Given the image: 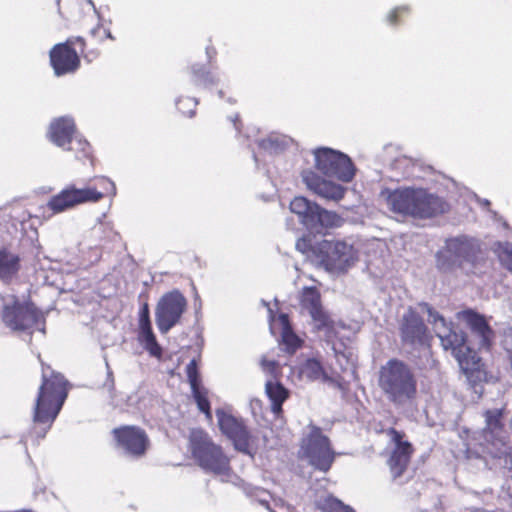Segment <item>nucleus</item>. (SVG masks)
<instances>
[{
    "label": "nucleus",
    "instance_id": "f257e3e1",
    "mask_svg": "<svg viewBox=\"0 0 512 512\" xmlns=\"http://www.w3.org/2000/svg\"><path fill=\"white\" fill-rule=\"evenodd\" d=\"M378 386L385 398L397 407L411 404L417 396V378L414 371L398 359H390L380 367Z\"/></svg>",
    "mask_w": 512,
    "mask_h": 512
},
{
    "label": "nucleus",
    "instance_id": "f03ea898",
    "mask_svg": "<svg viewBox=\"0 0 512 512\" xmlns=\"http://www.w3.org/2000/svg\"><path fill=\"white\" fill-rule=\"evenodd\" d=\"M386 193L389 209L402 216L426 219L442 214L448 209L443 199L423 189H397Z\"/></svg>",
    "mask_w": 512,
    "mask_h": 512
},
{
    "label": "nucleus",
    "instance_id": "7ed1b4c3",
    "mask_svg": "<svg viewBox=\"0 0 512 512\" xmlns=\"http://www.w3.org/2000/svg\"><path fill=\"white\" fill-rule=\"evenodd\" d=\"M68 395V381L60 373L47 372L42 367V383L33 407V421L48 424L49 429L59 414Z\"/></svg>",
    "mask_w": 512,
    "mask_h": 512
},
{
    "label": "nucleus",
    "instance_id": "20e7f679",
    "mask_svg": "<svg viewBox=\"0 0 512 512\" xmlns=\"http://www.w3.org/2000/svg\"><path fill=\"white\" fill-rule=\"evenodd\" d=\"M190 443L195 460L206 473L221 477L223 481L228 480L232 471L230 460L220 446L213 443L202 430H192Z\"/></svg>",
    "mask_w": 512,
    "mask_h": 512
},
{
    "label": "nucleus",
    "instance_id": "39448f33",
    "mask_svg": "<svg viewBox=\"0 0 512 512\" xmlns=\"http://www.w3.org/2000/svg\"><path fill=\"white\" fill-rule=\"evenodd\" d=\"M359 258V248L351 240H324L318 247L320 265L334 275L347 273Z\"/></svg>",
    "mask_w": 512,
    "mask_h": 512
},
{
    "label": "nucleus",
    "instance_id": "423d86ee",
    "mask_svg": "<svg viewBox=\"0 0 512 512\" xmlns=\"http://www.w3.org/2000/svg\"><path fill=\"white\" fill-rule=\"evenodd\" d=\"M479 254L480 244L476 239L464 235L449 238L436 253V266L442 272H451L465 264L473 265Z\"/></svg>",
    "mask_w": 512,
    "mask_h": 512
},
{
    "label": "nucleus",
    "instance_id": "0eeeda50",
    "mask_svg": "<svg viewBox=\"0 0 512 512\" xmlns=\"http://www.w3.org/2000/svg\"><path fill=\"white\" fill-rule=\"evenodd\" d=\"M301 306L309 313L313 329L318 333L319 339L331 343L342 326L331 320L323 310L319 291L313 287L304 288L301 295Z\"/></svg>",
    "mask_w": 512,
    "mask_h": 512
},
{
    "label": "nucleus",
    "instance_id": "6e6552de",
    "mask_svg": "<svg viewBox=\"0 0 512 512\" xmlns=\"http://www.w3.org/2000/svg\"><path fill=\"white\" fill-rule=\"evenodd\" d=\"M47 135L53 144L74 151L79 159L81 158L80 153L83 157L90 155V145L76 133L75 123L71 117L62 116L54 119L49 125Z\"/></svg>",
    "mask_w": 512,
    "mask_h": 512
},
{
    "label": "nucleus",
    "instance_id": "1a4fd4ad",
    "mask_svg": "<svg viewBox=\"0 0 512 512\" xmlns=\"http://www.w3.org/2000/svg\"><path fill=\"white\" fill-rule=\"evenodd\" d=\"M300 453L315 469L327 472L335 459L329 438L317 427H313L310 433L303 438Z\"/></svg>",
    "mask_w": 512,
    "mask_h": 512
},
{
    "label": "nucleus",
    "instance_id": "9d476101",
    "mask_svg": "<svg viewBox=\"0 0 512 512\" xmlns=\"http://www.w3.org/2000/svg\"><path fill=\"white\" fill-rule=\"evenodd\" d=\"M41 318L33 304L20 302L14 296L3 298L2 320L9 329L17 332L30 330Z\"/></svg>",
    "mask_w": 512,
    "mask_h": 512
},
{
    "label": "nucleus",
    "instance_id": "9b49d317",
    "mask_svg": "<svg viewBox=\"0 0 512 512\" xmlns=\"http://www.w3.org/2000/svg\"><path fill=\"white\" fill-rule=\"evenodd\" d=\"M187 309V300L178 290L165 293L158 301L155 309V322L162 334L168 333L180 323Z\"/></svg>",
    "mask_w": 512,
    "mask_h": 512
},
{
    "label": "nucleus",
    "instance_id": "f8f14e48",
    "mask_svg": "<svg viewBox=\"0 0 512 512\" xmlns=\"http://www.w3.org/2000/svg\"><path fill=\"white\" fill-rule=\"evenodd\" d=\"M316 168L326 176L350 182L355 175L351 159L339 151L319 148L314 152Z\"/></svg>",
    "mask_w": 512,
    "mask_h": 512
},
{
    "label": "nucleus",
    "instance_id": "ddd939ff",
    "mask_svg": "<svg viewBox=\"0 0 512 512\" xmlns=\"http://www.w3.org/2000/svg\"><path fill=\"white\" fill-rule=\"evenodd\" d=\"M103 197L104 193L99 192L94 187L77 188L75 185L70 184L49 199L47 208L53 214H59L81 204L98 202Z\"/></svg>",
    "mask_w": 512,
    "mask_h": 512
},
{
    "label": "nucleus",
    "instance_id": "4468645a",
    "mask_svg": "<svg viewBox=\"0 0 512 512\" xmlns=\"http://www.w3.org/2000/svg\"><path fill=\"white\" fill-rule=\"evenodd\" d=\"M216 417L220 430L234 444L236 450L252 455L253 438L242 420L226 413L223 410L216 411Z\"/></svg>",
    "mask_w": 512,
    "mask_h": 512
},
{
    "label": "nucleus",
    "instance_id": "2eb2a0df",
    "mask_svg": "<svg viewBox=\"0 0 512 512\" xmlns=\"http://www.w3.org/2000/svg\"><path fill=\"white\" fill-rule=\"evenodd\" d=\"M75 43L84 46L81 37L69 38L65 43L56 44L50 51V62L57 76L75 72L80 59L78 53L72 48Z\"/></svg>",
    "mask_w": 512,
    "mask_h": 512
},
{
    "label": "nucleus",
    "instance_id": "dca6fc26",
    "mask_svg": "<svg viewBox=\"0 0 512 512\" xmlns=\"http://www.w3.org/2000/svg\"><path fill=\"white\" fill-rule=\"evenodd\" d=\"M428 313V321L433 325L436 335L441 341V345L445 350L451 349L453 356L457 354L465 346V337L463 333L457 332L448 323L443 316L434 311L425 304Z\"/></svg>",
    "mask_w": 512,
    "mask_h": 512
},
{
    "label": "nucleus",
    "instance_id": "f3484780",
    "mask_svg": "<svg viewBox=\"0 0 512 512\" xmlns=\"http://www.w3.org/2000/svg\"><path fill=\"white\" fill-rule=\"evenodd\" d=\"M117 446L125 454L141 457L149 447V439L144 430L135 426H124L113 430Z\"/></svg>",
    "mask_w": 512,
    "mask_h": 512
},
{
    "label": "nucleus",
    "instance_id": "a211bd4d",
    "mask_svg": "<svg viewBox=\"0 0 512 512\" xmlns=\"http://www.w3.org/2000/svg\"><path fill=\"white\" fill-rule=\"evenodd\" d=\"M399 330L402 341L407 345H423L426 341V326L421 317L411 308L402 315Z\"/></svg>",
    "mask_w": 512,
    "mask_h": 512
},
{
    "label": "nucleus",
    "instance_id": "6ab92c4d",
    "mask_svg": "<svg viewBox=\"0 0 512 512\" xmlns=\"http://www.w3.org/2000/svg\"><path fill=\"white\" fill-rule=\"evenodd\" d=\"M389 434L395 442V448L388 460V466L393 480H399L407 469L412 454V446L409 442L402 441L401 434L391 429Z\"/></svg>",
    "mask_w": 512,
    "mask_h": 512
},
{
    "label": "nucleus",
    "instance_id": "aec40b11",
    "mask_svg": "<svg viewBox=\"0 0 512 512\" xmlns=\"http://www.w3.org/2000/svg\"><path fill=\"white\" fill-rule=\"evenodd\" d=\"M302 178L308 189L326 200L339 201L346 191L343 186L325 180L312 171H304Z\"/></svg>",
    "mask_w": 512,
    "mask_h": 512
},
{
    "label": "nucleus",
    "instance_id": "412c9836",
    "mask_svg": "<svg viewBox=\"0 0 512 512\" xmlns=\"http://www.w3.org/2000/svg\"><path fill=\"white\" fill-rule=\"evenodd\" d=\"M457 318L466 323L472 333L478 338L480 348L488 349L490 347L493 332L482 315L472 310H465L458 312Z\"/></svg>",
    "mask_w": 512,
    "mask_h": 512
},
{
    "label": "nucleus",
    "instance_id": "4be33fe9",
    "mask_svg": "<svg viewBox=\"0 0 512 512\" xmlns=\"http://www.w3.org/2000/svg\"><path fill=\"white\" fill-rule=\"evenodd\" d=\"M140 343L149 351L152 356H160L161 348L156 341L150 322L149 306L145 303L139 313V335Z\"/></svg>",
    "mask_w": 512,
    "mask_h": 512
},
{
    "label": "nucleus",
    "instance_id": "5701e85b",
    "mask_svg": "<svg viewBox=\"0 0 512 512\" xmlns=\"http://www.w3.org/2000/svg\"><path fill=\"white\" fill-rule=\"evenodd\" d=\"M300 376L309 381H322L334 383L335 380L328 375L322 366V363L316 358L307 359L300 367Z\"/></svg>",
    "mask_w": 512,
    "mask_h": 512
},
{
    "label": "nucleus",
    "instance_id": "b1692460",
    "mask_svg": "<svg viewBox=\"0 0 512 512\" xmlns=\"http://www.w3.org/2000/svg\"><path fill=\"white\" fill-rule=\"evenodd\" d=\"M265 391L271 401L272 411L279 414L282 411V404L288 397V390L279 382L268 380L265 384Z\"/></svg>",
    "mask_w": 512,
    "mask_h": 512
},
{
    "label": "nucleus",
    "instance_id": "393cba45",
    "mask_svg": "<svg viewBox=\"0 0 512 512\" xmlns=\"http://www.w3.org/2000/svg\"><path fill=\"white\" fill-rule=\"evenodd\" d=\"M454 357L465 373H472L481 369V358L476 351L472 350L466 344Z\"/></svg>",
    "mask_w": 512,
    "mask_h": 512
},
{
    "label": "nucleus",
    "instance_id": "a878e982",
    "mask_svg": "<svg viewBox=\"0 0 512 512\" xmlns=\"http://www.w3.org/2000/svg\"><path fill=\"white\" fill-rule=\"evenodd\" d=\"M19 270V257L7 251H0V279L10 281Z\"/></svg>",
    "mask_w": 512,
    "mask_h": 512
},
{
    "label": "nucleus",
    "instance_id": "bb28decb",
    "mask_svg": "<svg viewBox=\"0 0 512 512\" xmlns=\"http://www.w3.org/2000/svg\"><path fill=\"white\" fill-rule=\"evenodd\" d=\"M309 221L310 223L314 222L312 232H319L323 227L337 226L340 222V217L335 212L322 209L319 206L316 216L310 218Z\"/></svg>",
    "mask_w": 512,
    "mask_h": 512
},
{
    "label": "nucleus",
    "instance_id": "cd10ccee",
    "mask_svg": "<svg viewBox=\"0 0 512 512\" xmlns=\"http://www.w3.org/2000/svg\"><path fill=\"white\" fill-rule=\"evenodd\" d=\"M279 322L282 326V342L289 352H294L299 347L300 340L291 330L288 316L286 314H280Z\"/></svg>",
    "mask_w": 512,
    "mask_h": 512
},
{
    "label": "nucleus",
    "instance_id": "c85d7f7f",
    "mask_svg": "<svg viewBox=\"0 0 512 512\" xmlns=\"http://www.w3.org/2000/svg\"><path fill=\"white\" fill-rule=\"evenodd\" d=\"M191 69L196 85L210 88L218 83V78L210 72L205 71L203 66L193 65Z\"/></svg>",
    "mask_w": 512,
    "mask_h": 512
},
{
    "label": "nucleus",
    "instance_id": "c756f323",
    "mask_svg": "<svg viewBox=\"0 0 512 512\" xmlns=\"http://www.w3.org/2000/svg\"><path fill=\"white\" fill-rule=\"evenodd\" d=\"M347 505L333 496H326L317 501V507L322 512H343Z\"/></svg>",
    "mask_w": 512,
    "mask_h": 512
},
{
    "label": "nucleus",
    "instance_id": "7c9ffc66",
    "mask_svg": "<svg viewBox=\"0 0 512 512\" xmlns=\"http://www.w3.org/2000/svg\"><path fill=\"white\" fill-rule=\"evenodd\" d=\"M191 390L199 410L205 413L207 417H211L210 404L207 398V390L201 385H197L194 388H191Z\"/></svg>",
    "mask_w": 512,
    "mask_h": 512
},
{
    "label": "nucleus",
    "instance_id": "2f4dec72",
    "mask_svg": "<svg viewBox=\"0 0 512 512\" xmlns=\"http://www.w3.org/2000/svg\"><path fill=\"white\" fill-rule=\"evenodd\" d=\"M319 205L316 203L310 202L308 207H305L301 214L298 215L299 221L310 231L313 230L314 222L310 223V218L316 216Z\"/></svg>",
    "mask_w": 512,
    "mask_h": 512
},
{
    "label": "nucleus",
    "instance_id": "473e14b6",
    "mask_svg": "<svg viewBox=\"0 0 512 512\" xmlns=\"http://www.w3.org/2000/svg\"><path fill=\"white\" fill-rule=\"evenodd\" d=\"M258 144L260 148L269 151L270 153H276L283 149L285 141L279 140V138L274 136H269L266 139L260 140Z\"/></svg>",
    "mask_w": 512,
    "mask_h": 512
},
{
    "label": "nucleus",
    "instance_id": "72a5a7b5",
    "mask_svg": "<svg viewBox=\"0 0 512 512\" xmlns=\"http://www.w3.org/2000/svg\"><path fill=\"white\" fill-rule=\"evenodd\" d=\"M498 257L501 263L510 271H512V243L500 244L498 249Z\"/></svg>",
    "mask_w": 512,
    "mask_h": 512
},
{
    "label": "nucleus",
    "instance_id": "f704fd0d",
    "mask_svg": "<svg viewBox=\"0 0 512 512\" xmlns=\"http://www.w3.org/2000/svg\"><path fill=\"white\" fill-rule=\"evenodd\" d=\"M197 104V99L190 97L179 99L176 102L178 110L188 117H192L194 115V110Z\"/></svg>",
    "mask_w": 512,
    "mask_h": 512
},
{
    "label": "nucleus",
    "instance_id": "c9c22d12",
    "mask_svg": "<svg viewBox=\"0 0 512 512\" xmlns=\"http://www.w3.org/2000/svg\"><path fill=\"white\" fill-rule=\"evenodd\" d=\"M332 350L336 357L337 363L339 364L342 371H346L350 368H353L351 353H349V355H348L346 353L338 352L335 344H332Z\"/></svg>",
    "mask_w": 512,
    "mask_h": 512
},
{
    "label": "nucleus",
    "instance_id": "e433bc0d",
    "mask_svg": "<svg viewBox=\"0 0 512 512\" xmlns=\"http://www.w3.org/2000/svg\"><path fill=\"white\" fill-rule=\"evenodd\" d=\"M187 378L191 388L200 385L196 361L193 359L186 367Z\"/></svg>",
    "mask_w": 512,
    "mask_h": 512
},
{
    "label": "nucleus",
    "instance_id": "4c0bfd02",
    "mask_svg": "<svg viewBox=\"0 0 512 512\" xmlns=\"http://www.w3.org/2000/svg\"><path fill=\"white\" fill-rule=\"evenodd\" d=\"M309 200H307L304 197H295L291 203H290V210L292 213L296 214L297 216L301 214L302 210L305 207H308Z\"/></svg>",
    "mask_w": 512,
    "mask_h": 512
},
{
    "label": "nucleus",
    "instance_id": "58836bf2",
    "mask_svg": "<svg viewBox=\"0 0 512 512\" xmlns=\"http://www.w3.org/2000/svg\"><path fill=\"white\" fill-rule=\"evenodd\" d=\"M261 366L264 371L273 374L277 367V363L274 360H267L266 358H262Z\"/></svg>",
    "mask_w": 512,
    "mask_h": 512
},
{
    "label": "nucleus",
    "instance_id": "ea45409f",
    "mask_svg": "<svg viewBox=\"0 0 512 512\" xmlns=\"http://www.w3.org/2000/svg\"><path fill=\"white\" fill-rule=\"evenodd\" d=\"M407 8L406 7H398V8H395L393 11H391L388 16H387V20L390 24L394 25L397 23V17L400 13L406 11Z\"/></svg>",
    "mask_w": 512,
    "mask_h": 512
},
{
    "label": "nucleus",
    "instance_id": "a19ab883",
    "mask_svg": "<svg viewBox=\"0 0 512 512\" xmlns=\"http://www.w3.org/2000/svg\"><path fill=\"white\" fill-rule=\"evenodd\" d=\"M307 247H308V243H307V241L305 239H299L296 242V248H297V250H299L301 252H305Z\"/></svg>",
    "mask_w": 512,
    "mask_h": 512
},
{
    "label": "nucleus",
    "instance_id": "79ce46f5",
    "mask_svg": "<svg viewBox=\"0 0 512 512\" xmlns=\"http://www.w3.org/2000/svg\"><path fill=\"white\" fill-rule=\"evenodd\" d=\"M101 182L107 184L109 187H110V190H111V195L112 196H115L116 194V187H115V184L114 182L110 181V180H107L105 178H101Z\"/></svg>",
    "mask_w": 512,
    "mask_h": 512
},
{
    "label": "nucleus",
    "instance_id": "37998d69",
    "mask_svg": "<svg viewBox=\"0 0 512 512\" xmlns=\"http://www.w3.org/2000/svg\"><path fill=\"white\" fill-rule=\"evenodd\" d=\"M111 376H112V372L108 371L109 379H108V382L105 383V387H107L110 392L114 389V380L111 378Z\"/></svg>",
    "mask_w": 512,
    "mask_h": 512
},
{
    "label": "nucleus",
    "instance_id": "c03bdc74",
    "mask_svg": "<svg viewBox=\"0 0 512 512\" xmlns=\"http://www.w3.org/2000/svg\"><path fill=\"white\" fill-rule=\"evenodd\" d=\"M100 29L101 27L98 25L97 27L91 29L90 34L95 37L100 32Z\"/></svg>",
    "mask_w": 512,
    "mask_h": 512
},
{
    "label": "nucleus",
    "instance_id": "a18cd8bd",
    "mask_svg": "<svg viewBox=\"0 0 512 512\" xmlns=\"http://www.w3.org/2000/svg\"><path fill=\"white\" fill-rule=\"evenodd\" d=\"M231 121L233 122L235 129L239 131V127H238V124H237L238 115H235L234 117H231Z\"/></svg>",
    "mask_w": 512,
    "mask_h": 512
},
{
    "label": "nucleus",
    "instance_id": "49530a36",
    "mask_svg": "<svg viewBox=\"0 0 512 512\" xmlns=\"http://www.w3.org/2000/svg\"><path fill=\"white\" fill-rule=\"evenodd\" d=\"M104 34H105V37L106 38H109L111 40H114V36L111 34V32L109 30H104Z\"/></svg>",
    "mask_w": 512,
    "mask_h": 512
},
{
    "label": "nucleus",
    "instance_id": "de8ad7c7",
    "mask_svg": "<svg viewBox=\"0 0 512 512\" xmlns=\"http://www.w3.org/2000/svg\"><path fill=\"white\" fill-rule=\"evenodd\" d=\"M268 312H269V318H270V320H272L273 319V311L270 307H268Z\"/></svg>",
    "mask_w": 512,
    "mask_h": 512
},
{
    "label": "nucleus",
    "instance_id": "09e8293b",
    "mask_svg": "<svg viewBox=\"0 0 512 512\" xmlns=\"http://www.w3.org/2000/svg\"><path fill=\"white\" fill-rule=\"evenodd\" d=\"M343 512H355L350 506H346Z\"/></svg>",
    "mask_w": 512,
    "mask_h": 512
},
{
    "label": "nucleus",
    "instance_id": "8fccbe9b",
    "mask_svg": "<svg viewBox=\"0 0 512 512\" xmlns=\"http://www.w3.org/2000/svg\"><path fill=\"white\" fill-rule=\"evenodd\" d=\"M481 203L485 206H488L490 204V202L488 200H483V201H481Z\"/></svg>",
    "mask_w": 512,
    "mask_h": 512
},
{
    "label": "nucleus",
    "instance_id": "3c124183",
    "mask_svg": "<svg viewBox=\"0 0 512 512\" xmlns=\"http://www.w3.org/2000/svg\"><path fill=\"white\" fill-rule=\"evenodd\" d=\"M88 3H89V5H91L93 7L94 11L96 12V8H95L94 3L91 0H89Z\"/></svg>",
    "mask_w": 512,
    "mask_h": 512
},
{
    "label": "nucleus",
    "instance_id": "603ef678",
    "mask_svg": "<svg viewBox=\"0 0 512 512\" xmlns=\"http://www.w3.org/2000/svg\"><path fill=\"white\" fill-rule=\"evenodd\" d=\"M223 94H224V92H223L222 90H219V91H218V95H219V97H220V98H222V97H223Z\"/></svg>",
    "mask_w": 512,
    "mask_h": 512
},
{
    "label": "nucleus",
    "instance_id": "864d4df0",
    "mask_svg": "<svg viewBox=\"0 0 512 512\" xmlns=\"http://www.w3.org/2000/svg\"><path fill=\"white\" fill-rule=\"evenodd\" d=\"M46 432H47V429L44 430V432L42 433L41 437H44Z\"/></svg>",
    "mask_w": 512,
    "mask_h": 512
}]
</instances>
